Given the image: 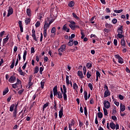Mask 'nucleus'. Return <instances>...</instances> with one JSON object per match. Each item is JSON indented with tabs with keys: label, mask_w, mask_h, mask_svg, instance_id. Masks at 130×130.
Here are the masks:
<instances>
[{
	"label": "nucleus",
	"mask_w": 130,
	"mask_h": 130,
	"mask_svg": "<svg viewBox=\"0 0 130 130\" xmlns=\"http://www.w3.org/2000/svg\"><path fill=\"white\" fill-rule=\"evenodd\" d=\"M75 36H76V35L75 34H72L71 37H69V39L73 40V39H72L75 38Z\"/></svg>",
	"instance_id": "55"
},
{
	"label": "nucleus",
	"mask_w": 130,
	"mask_h": 130,
	"mask_svg": "<svg viewBox=\"0 0 130 130\" xmlns=\"http://www.w3.org/2000/svg\"><path fill=\"white\" fill-rule=\"evenodd\" d=\"M32 78H33V76L30 75L29 77L28 82H31V81H32Z\"/></svg>",
	"instance_id": "62"
},
{
	"label": "nucleus",
	"mask_w": 130,
	"mask_h": 130,
	"mask_svg": "<svg viewBox=\"0 0 130 130\" xmlns=\"http://www.w3.org/2000/svg\"><path fill=\"white\" fill-rule=\"evenodd\" d=\"M36 97H37V94H34L32 98V101H34V100H35V99H36Z\"/></svg>",
	"instance_id": "57"
},
{
	"label": "nucleus",
	"mask_w": 130,
	"mask_h": 130,
	"mask_svg": "<svg viewBox=\"0 0 130 130\" xmlns=\"http://www.w3.org/2000/svg\"><path fill=\"white\" fill-rule=\"evenodd\" d=\"M105 27L108 29H111V28H112V24L107 23L105 24Z\"/></svg>",
	"instance_id": "25"
},
{
	"label": "nucleus",
	"mask_w": 130,
	"mask_h": 130,
	"mask_svg": "<svg viewBox=\"0 0 130 130\" xmlns=\"http://www.w3.org/2000/svg\"><path fill=\"white\" fill-rule=\"evenodd\" d=\"M63 51H66V45H62L60 48L58 49V54L60 55V56H61L62 55V53Z\"/></svg>",
	"instance_id": "2"
},
{
	"label": "nucleus",
	"mask_w": 130,
	"mask_h": 130,
	"mask_svg": "<svg viewBox=\"0 0 130 130\" xmlns=\"http://www.w3.org/2000/svg\"><path fill=\"white\" fill-rule=\"evenodd\" d=\"M27 62H26L22 67V69L25 70L26 69V66H27Z\"/></svg>",
	"instance_id": "61"
},
{
	"label": "nucleus",
	"mask_w": 130,
	"mask_h": 130,
	"mask_svg": "<svg viewBox=\"0 0 130 130\" xmlns=\"http://www.w3.org/2000/svg\"><path fill=\"white\" fill-rule=\"evenodd\" d=\"M78 75L81 79H83L84 78V75H83V72L82 71H79L78 72Z\"/></svg>",
	"instance_id": "16"
},
{
	"label": "nucleus",
	"mask_w": 130,
	"mask_h": 130,
	"mask_svg": "<svg viewBox=\"0 0 130 130\" xmlns=\"http://www.w3.org/2000/svg\"><path fill=\"white\" fill-rule=\"evenodd\" d=\"M123 26L122 25L118 27L117 29L118 34H122V33H123Z\"/></svg>",
	"instance_id": "8"
},
{
	"label": "nucleus",
	"mask_w": 130,
	"mask_h": 130,
	"mask_svg": "<svg viewBox=\"0 0 130 130\" xmlns=\"http://www.w3.org/2000/svg\"><path fill=\"white\" fill-rule=\"evenodd\" d=\"M114 44L115 46H117V40L116 39L114 40Z\"/></svg>",
	"instance_id": "58"
},
{
	"label": "nucleus",
	"mask_w": 130,
	"mask_h": 130,
	"mask_svg": "<svg viewBox=\"0 0 130 130\" xmlns=\"http://www.w3.org/2000/svg\"><path fill=\"white\" fill-rule=\"evenodd\" d=\"M26 55H27V51L24 50L23 55V61H25V60H26Z\"/></svg>",
	"instance_id": "30"
},
{
	"label": "nucleus",
	"mask_w": 130,
	"mask_h": 130,
	"mask_svg": "<svg viewBox=\"0 0 130 130\" xmlns=\"http://www.w3.org/2000/svg\"><path fill=\"white\" fill-rule=\"evenodd\" d=\"M38 72H39V68L38 66H37L35 68L34 74H37Z\"/></svg>",
	"instance_id": "35"
},
{
	"label": "nucleus",
	"mask_w": 130,
	"mask_h": 130,
	"mask_svg": "<svg viewBox=\"0 0 130 130\" xmlns=\"http://www.w3.org/2000/svg\"><path fill=\"white\" fill-rule=\"evenodd\" d=\"M117 37H118V38H120V39H121V38H122V37H123V35H122V34H118Z\"/></svg>",
	"instance_id": "49"
},
{
	"label": "nucleus",
	"mask_w": 130,
	"mask_h": 130,
	"mask_svg": "<svg viewBox=\"0 0 130 130\" xmlns=\"http://www.w3.org/2000/svg\"><path fill=\"white\" fill-rule=\"evenodd\" d=\"M24 89H21L18 91V94L19 95H22V94H23V92H24Z\"/></svg>",
	"instance_id": "41"
},
{
	"label": "nucleus",
	"mask_w": 130,
	"mask_h": 130,
	"mask_svg": "<svg viewBox=\"0 0 130 130\" xmlns=\"http://www.w3.org/2000/svg\"><path fill=\"white\" fill-rule=\"evenodd\" d=\"M17 108H18V105H15L14 110L13 111V117H14V119L17 118Z\"/></svg>",
	"instance_id": "4"
},
{
	"label": "nucleus",
	"mask_w": 130,
	"mask_h": 130,
	"mask_svg": "<svg viewBox=\"0 0 130 130\" xmlns=\"http://www.w3.org/2000/svg\"><path fill=\"white\" fill-rule=\"evenodd\" d=\"M87 79H90L91 78V73L88 72L86 74Z\"/></svg>",
	"instance_id": "45"
},
{
	"label": "nucleus",
	"mask_w": 130,
	"mask_h": 130,
	"mask_svg": "<svg viewBox=\"0 0 130 130\" xmlns=\"http://www.w3.org/2000/svg\"><path fill=\"white\" fill-rule=\"evenodd\" d=\"M63 30H64V31H66L68 32H70V29L68 28L67 27V24L63 25Z\"/></svg>",
	"instance_id": "27"
},
{
	"label": "nucleus",
	"mask_w": 130,
	"mask_h": 130,
	"mask_svg": "<svg viewBox=\"0 0 130 130\" xmlns=\"http://www.w3.org/2000/svg\"><path fill=\"white\" fill-rule=\"evenodd\" d=\"M14 67H15V61L14 59H13V61L11 65L10 66L11 69H14Z\"/></svg>",
	"instance_id": "44"
},
{
	"label": "nucleus",
	"mask_w": 130,
	"mask_h": 130,
	"mask_svg": "<svg viewBox=\"0 0 130 130\" xmlns=\"http://www.w3.org/2000/svg\"><path fill=\"white\" fill-rule=\"evenodd\" d=\"M73 125H75V122H74V120H72L71 121V123L69 124V128H72V126H73Z\"/></svg>",
	"instance_id": "32"
},
{
	"label": "nucleus",
	"mask_w": 130,
	"mask_h": 130,
	"mask_svg": "<svg viewBox=\"0 0 130 130\" xmlns=\"http://www.w3.org/2000/svg\"><path fill=\"white\" fill-rule=\"evenodd\" d=\"M15 106H16V105H15V104L11 105L10 107V111H11V112H13V111H14V110H15Z\"/></svg>",
	"instance_id": "21"
},
{
	"label": "nucleus",
	"mask_w": 130,
	"mask_h": 130,
	"mask_svg": "<svg viewBox=\"0 0 130 130\" xmlns=\"http://www.w3.org/2000/svg\"><path fill=\"white\" fill-rule=\"evenodd\" d=\"M18 72L19 74L21 75V76H25V73L23 72V71L22 70V69H21V67L19 68Z\"/></svg>",
	"instance_id": "23"
},
{
	"label": "nucleus",
	"mask_w": 130,
	"mask_h": 130,
	"mask_svg": "<svg viewBox=\"0 0 130 130\" xmlns=\"http://www.w3.org/2000/svg\"><path fill=\"white\" fill-rule=\"evenodd\" d=\"M110 94H111V93L110 92V91H109V90H105L104 92V98H106V97H108L110 96Z\"/></svg>",
	"instance_id": "10"
},
{
	"label": "nucleus",
	"mask_w": 130,
	"mask_h": 130,
	"mask_svg": "<svg viewBox=\"0 0 130 130\" xmlns=\"http://www.w3.org/2000/svg\"><path fill=\"white\" fill-rule=\"evenodd\" d=\"M104 106L105 108L108 109L110 107V103L108 101H105Z\"/></svg>",
	"instance_id": "6"
},
{
	"label": "nucleus",
	"mask_w": 130,
	"mask_h": 130,
	"mask_svg": "<svg viewBox=\"0 0 130 130\" xmlns=\"http://www.w3.org/2000/svg\"><path fill=\"white\" fill-rule=\"evenodd\" d=\"M8 81L9 83H14L16 82V77H15V76H12L10 77Z\"/></svg>",
	"instance_id": "7"
},
{
	"label": "nucleus",
	"mask_w": 130,
	"mask_h": 130,
	"mask_svg": "<svg viewBox=\"0 0 130 130\" xmlns=\"http://www.w3.org/2000/svg\"><path fill=\"white\" fill-rule=\"evenodd\" d=\"M70 78V76L66 75V84L67 85V86H69V85H70V80L69 79Z\"/></svg>",
	"instance_id": "24"
},
{
	"label": "nucleus",
	"mask_w": 130,
	"mask_h": 130,
	"mask_svg": "<svg viewBox=\"0 0 130 130\" xmlns=\"http://www.w3.org/2000/svg\"><path fill=\"white\" fill-rule=\"evenodd\" d=\"M81 39H84L85 38V32L83 30H81Z\"/></svg>",
	"instance_id": "33"
},
{
	"label": "nucleus",
	"mask_w": 130,
	"mask_h": 130,
	"mask_svg": "<svg viewBox=\"0 0 130 130\" xmlns=\"http://www.w3.org/2000/svg\"><path fill=\"white\" fill-rule=\"evenodd\" d=\"M118 59V62L119 63H123L122 58H121V57H120Z\"/></svg>",
	"instance_id": "43"
},
{
	"label": "nucleus",
	"mask_w": 130,
	"mask_h": 130,
	"mask_svg": "<svg viewBox=\"0 0 130 130\" xmlns=\"http://www.w3.org/2000/svg\"><path fill=\"white\" fill-rule=\"evenodd\" d=\"M110 127L111 128H112V129H115L116 125L114 124V123L112 122L110 123Z\"/></svg>",
	"instance_id": "20"
},
{
	"label": "nucleus",
	"mask_w": 130,
	"mask_h": 130,
	"mask_svg": "<svg viewBox=\"0 0 130 130\" xmlns=\"http://www.w3.org/2000/svg\"><path fill=\"white\" fill-rule=\"evenodd\" d=\"M98 116L99 118H102L103 117V114L101 112H100L98 113Z\"/></svg>",
	"instance_id": "36"
},
{
	"label": "nucleus",
	"mask_w": 130,
	"mask_h": 130,
	"mask_svg": "<svg viewBox=\"0 0 130 130\" xmlns=\"http://www.w3.org/2000/svg\"><path fill=\"white\" fill-rule=\"evenodd\" d=\"M18 24L19 25L20 32H21V33H23V24H22V21L21 20H19L18 22Z\"/></svg>",
	"instance_id": "11"
},
{
	"label": "nucleus",
	"mask_w": 130,
	"mask_h": 130,
	"mask_svg": "<svg viewBox=\"0 0 130 130\" xmlns=\"http://www.w3.org/2000/svg\"><path fill=\"white\" fill-rule=\"evenodd\" d=\"M123 10L121 9L120 10H114V13H117V14H119L120 13H121Z\"/></svg>",
	"instance_id": "42"
},
{
	"label": "nucleus",
	"mask_w": 130,
	"mask_h": 130,
	"mask_svg": "<svg viewBox=\"0 0 130 130\" xmlns=\"http://www.w3.org/2000/svg\"><path fill=\"white\" fill-rule=\"evenodd\" d=\"M103 110L104 112V115L105 116L107 115V114H108V113L107 112V109L104 108Z\"/></svg>",
	"instance_id": "50"
},
{
	"label": "nucleus",
	"mask_w": 130,
	"mask_h": 130,
	"mask_svg": "<svg viewBox=\"0 0 130 130\" xmlns=\"http://www.w3.org/2000/svg\"><path fill=\"white\" fill-rule=\"evenodd\" d=\"M53 95L54 96H56V93L58 92L57 91V86H55L53 89Z\"/></svg>",
	"instance_id": "12"
},
{
	"label": "nucleus",
	"mask_w": 130,
	"mask_h": 130,
	"mask_svg": "<svg viewBox=\"0 0 130 130\" xmlns=\"http://www.w3.org/2000/svg\"><path fill=\"white\" fill-rule=\"evenodd\" d=\"M86 68H87L88 69H91V68H92V63L90 62L87 63Z\"/></svg>",
	"instance_id": "38"
},
{
	"label": "nucleus",
	"mask_w": 130,
	"mask_h": 130,
	"mask_svg": "<svg viewBox=\"0 0 130 130\" xmlns=\"http://www.w3.org/2000/svg\"><path fill=\"white\" fill-rule=\"evenodd\" d=\"M63 109L61 108L60 111H59V117L60 118H61V117H62V115H63Z\"/></svg>",
	"instance_id": "13"
},
{
	"label": "nucleus",
	"mask_w": 130,
	"mask_h": 130,
	"mask_svg": "<svg viewBox=\"0 0 130 130\" xmlns=\"http://www.w3.org/2000/svg\"><path fill=\"white\" fill-rule=\"evenodd\" d=\"M40 25H41L40 21H37L35 24L36 27L38 28V27L40 26Z\"/></svg>",
	"instance_id": "39"
},
{
	"label": "nucleus",
	"mask_w": 130,
	"mask_h": 130,
	"mask_svg": "<svg viewBox=\"0 0 130 130\" xmlns=\"http://www.w3.org/2000/svg\"><path fill=\"white\" fill-rule=\"evenodd\" d=\"M121 45H122V46H125V41L124 40V38L121 39Z\"/></svg>",
	"instance_id": "29"
},
{
	"label": "nucleus",
	"mask_w": 130,
	"mask_h": 130,
	"mask_svg": "<svg viewBox=\"0 0 130 130\" xmlns=\"http://www.w3.org/2000/svg\"><path fill=\"white\" fill-rule=\"evenodd\" d=\"M96 77L99 78H100V76H101V74H100V72H98V71H96Z\"/></svg>",
	"instance_id": "56"
},
{
	"label": "nucleus",
	"mask_w": 130,
	"mask_h": 130,
	"mask_svg": "<svg viewBox=\"0 0 130 130\" xmlns=\"http://www.w3.org/2000/svg\"><path fill=\"white\" fill-rule=\"evenodd\" d=\"M9 40V36H7L6 38L3 39V45L5 46V44H6V43L8 42Z\"/></svg>",
	"instance_id": "22"
},
{
	"label": "nucleus",
	"mask_w": 130,
	"mask_h": 130,
	"mask_svg": "<svg viewBox=\"0 0 130 130\" xmlns=\"http://www.w3.org/2000/svg\"><path fill=\"white\" fill-rule=\"evenodd\" d=\"M34 40H35V41H38V39L36 38V34H35V29H32V35H31Z\"/></svg>",
	"instance_id": "9"
},
{
	"label": "nucleus",
	"mask_w": 130,
	"mask_h": 130,
	"mask_svg": "<svg viewBox=\"0 0 130 130\" xmlns=\"http://www.w3.org/2000/svg\"><path fill=\"white\" fill-rule=\"evenodd\" d=\"M31 53H34L35 52V49H34V47H31Z\"/></svg>",
	"instance_id": "59"
},
{
	"label": "nucleus",
	"mask_w": 130,
	"mask_h": 130,
	"mask_svg": "<svg viewBox=\"0 0 130 130\" xmlns=\"http://www.w3.org/2000/svg\"><path fill=\"white\" fill-rule=\"evenodd\" d=\"M83 71L84 75H86V73L87 72V69H86V67H83Z\"/></svg>",
	"instance_id": "47"
},
{
	"label": "nucleus",
	"mask_w": 130,
	"mask_h": 130,
	"mask_svg": "<svg viewBox=\"0 0 130 130\" xmlns=\"http://www.w3.org/2000/svg\"><path fill=\"white\" fill-rule=\"evenodd\" d=\"M63 87V98L64 101H67L68 100V95H67V87H66L65 85H62Z\"/></svg>",
	"instance_id": "1"
},
{
	"label": "nucleus",
	"mask_w": 130,
	"mask_h": 130,
	"mask_svg": "<svg viewBox=\"0 0 130 130\" xmlns=\"http://www.w3.org/2000/svg\"><path fill=\"white\" fill-rule=\"evenodd\" d=\"M26 14L28 17H31V9H30V8H27L26 9Z\"/></svg>",
	"instance_id": "14"
},
{
	"label": "nucleus",
	"mask_w": 130,
	"mask_h": 130,
	"mask_svg": "<svg viewBox=\"0 0 130 130\" xmlns=\"http://www.w3.org/2000/svg\"><path fill=\"white\" fill-rule=\"evenodd\" d=\"M69 27L72 29V30H75V25L73 24H69Z\"/></svg>",
	"instance_id": "54"
},
{
	"label": "nucleus",
	"mask_w": 130,
	"mask_h": 130,
	"mask_svg": "<svg viewBox=\"0 0 130 130\" xmlns=\"http://www.w3.org/2000/svg\"><path fill=\"white\" fill-rule=\"evenodd\" d=\"M8 92H9V88L7 87L3 92V96H5V95H6V94H7V93H8Z\"/></svg>",
	"instance_id": "34"
},
{
	"label": "nucleus",
	"mask_w": 130,
	"mask_h": 130,
	"mask_svg": "<svg viewBox=\"0 0 130 130\" xmlns=\"http://www.w3.org/2000/svg\"><path fill=\"white\" fill-rule=\"evenodd\" d=\"M48 105H49V103H47L45 104L43 107V110H44V109H45V108H46L47 106H48Z\"/></svg>",
	"instance_id": "40"
},
{
	"label": "nucleus",
	"mask_w": 130,
	"mask_h": 130,
	"mask_svg": "<svg viewBox=\"0 0 130 130\" xmlns=\"http://www.w3.org/2000/svg\"><path fill=\"white\" fill-rule=\"evenodd\" d=\"M45 83V79L43 80L41 82V88H42V89H43V88H44V84Z\"/></svg>",
	"instance_id": "28"
},
{
	"label": "nucleus",
	"mask_w": 130,
	"mask_h": 130,
	"mask_svg": "<svg viewBox=\"0 0 130 130\" xmlns=\"http://www.w3.org/2000/svg\"><path fill=\"white\" fill-rule=\"evenodd\" d=\"M55 32H56V29H55V27H54L52 28L51 30V33L54 34V33H55Z\"/></svg>",
	"instance_id": "53"
},
{
	"label": "nucleus",
	"mask_w": 130,
	"mask_h": 130,
	"mask_svg": "<svg viewBox=\"0 0 130 130\" xmlns=\"http://www.w3.org/2000/svg\"><path fill=\"white\" fill-rule=\"evenodd\" d=\"M88 87H89V88H90L91 91H92V90H93V85H92V83H89Z\"/></svg>",
	"instance_id": "52"
},
{
	"label": "nucleus",
	"mask_w": 130,
	"mask_h": 130,
	"mask_svg": "<svg viewBox=\"0 0 130 130\" xmlns=\"http://www.w3.org/2000/svg\"><path fill=\"white\" fill-rule=\"evenodd\" d=\"M31 22V19L29 18H26L25 20V23L26 25H28L29 24H30Z\"/></svg>",
	"instance_id": "15"
},
{
	"label": "nucleus",
	"mask_w": 130,
	"mask_h": 130,
	"mask_svg": "<svg viewBox=\"0 0 130 130\" xmlns=\"http://www.w3.org/2000/svg\"><path fill=\"white\" fill-rule=\"evenodd\" d=\"M106 13H110V9L107 8L106 9Z\"/></svg>",
	"instance_id": "64"
},
{
	"label": "nucleus",
	"mask_w": 130,
	"mask_h": 130,
	"mask_svg": "<svg viewBox=\"0 0 130 130\" xmlns=\"http://www.w3.org/2000/svg\"><path fill=\"white\" fill-rule=\"evenodd\" d=\"M120 111H122V112H123L124 110H125V106L124 105H122V104H120Z\"/></svg>",
	"instance_id": "17"
},
{
	"label": "nucleus",
	"mask_w": 130,
	"mask_h": 130,
	"mask_svg": "<svg viewBox=\"0 0 130 130\" xmlns=\"http://www.w3.org/2000/svg\"><path fill=\"white\" fill-rule=\"evenodd\" d=\"M56 95H57V97L59 99H61L62 98V94L60 91H58L56 93Z\"/></svg>",
	"instance_id": "19"
},
{
	"label": "nucleus",
	"mask_w": 130,
	"mask_h": 130,
	"mask_svg": "<svg viewBox=\"0 0 130 130\" xmlns=\"http://www.w3.org/2000/svg\"><path fill=\"white\" fill-rule=\"evenodd\" d=\"M72 15L74 18H75V19H77V20H79V17H78V16H77V15H76L75 13H73Z\"/></svg>",
	"instance_id": "48"
},
{
	"label": "nucleus",
	"mask_w": 130,
	"mask_h": 130,
	"mask_svg": "<svg viewBox=\"0 0 130 130\" xmlns=\"http://www.w3.org/2000/svg\"><path fill=\"white\" fill-rule=\"evenodd\" d=\"M84 99L85 101L88 100V93L87 91H84Z\"/></svg>",
	"instance_id": "37"
},
{
	"label": "nucleus",
	"mask_w": 130,
	"mask_h": 130,
	"mask_svg": "<svg viewBox=\"0 0 130 130\" xmlns=\"http://www.w3.org/2000/svg\"><path fill=\"white\" fill-rule=\"evenodd\" d=\"M8 12V13L7 14V17H10V15H12L14 12V10L13 9V8L9 7Z\"/></svg>",
	"instance_id": "5"
},
{
	"label": "nucleus",
	"mask_w": 130,
	"mask_h": 130,
	"mask_svg": "<svg viewBox=\"0 0 130 130\" xmlns=\"http://www.w3.org/2000/svg\"><path fill=\"white\" fill-rule=\"evenodd\" d=\"M68 46H73L74 45V41L73 40L70 39L69 42L68 43Z\"/></svg>",
	"instance_id": "26"
},
{
	"label": "nucleus",
	"mask_w": 130,
	"mask_h": 130,
	"mask_svg": "<svg viewBox=\"0 0 130 130\" xmlns=\"http://www.w3.org/2000/svg\"><path fill=\"white\" fill-rule=\"evenodd\" d=\"M47 32V30H44V37H46L47 36V34L46 33Z\"/></svg>",
	"instance_id": "63"
},
{
	"label": "nucleus",
	"mask_w": 130,
	"mask_h": 130,
	"mask_svg": "<svg viewBox=\"0 0 130 130\" xmlns=\"http://www.w3.org/2000/svg\"><path fill=\"white\" fill-rule=\"evenodd\" d=\"M79 88V86H78V85L76 83H74L73 84V89L75 90L76 92L78 91V88Z\"/></svg>",
	"instance_id": "18"
},
{
	"label": "nucleus",
	"mask_w": 130,
	"mask_h": 130,
	"mask_svg": "<svg viewBox=\"0 0 130 130\" xmlns=\"http://www.w3.org/2000/svg\"><path fill=\"white\" fill-rule=\"evenodd\" d=\"M112 23H113V24H116L117 23V19L115 18L113 19L112 20Z\"/></svg>",
	"instance_id": "46"
},
{
	"label": "nucleus",
	"mask_w": 130,
	"mask_h": 130,
	"mask_svg": "<svg viewBox=\"0 0 130 130\" xmlns=\"http://www.w3.org/2000/svg\"><path fill=\"white\" fill-rule=\"evenodd\" d=\"M112 119H113V120H117V118L115 116H112Z\"/></svg>",
	"instance_id": "60"
},
{
	"label": "nucleus",
	"mask_w": 130,
	"mask_h": 130,
	"mask_svg": "<svg viewBox=\"0 0 130 130\" xmlns=\"http://www.w3.org/2000/svg\"><path fill=\"white\" fill-rule=\"evenodd\" d=\"M49 27H50V24H49L47 21H45L44 25V26H43L44 30H46V31H47V29H48V28H49Z\"/></svg>",
	"instance_id": "3"
},
{
	"label": "nucleus",
	"mask_w": 130,
	"mask_h": 130,
	"mask_svg": "<svg viewBox=\"0 0 130 130\" xmlns=\"http://www.w3.org/2000/svg\"><path fill=\"white\" fill-rule=\"evenodd\" d=\"M119 99H120V100H123V99H124V96H123L121 94H119Z\"/></svg>",
	"instance_id": "51"
},
{
	"label": "nucleus",
	"mask_w": 130,
	"mask_h": 130,
	"mask_svg": "<svg viewBox=\"0 0 130 130\" xmlns=\"http://www.w3.org/2000/svg\"><path fill=\"white\" fill-rule=\"evenodd\" d=\"M69 7L70 8H73L75 6V3L73 1H71L68 5Z\"/></svg>",
	"instance_id": "31"
}]
</instances>
